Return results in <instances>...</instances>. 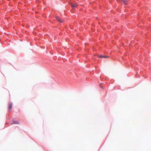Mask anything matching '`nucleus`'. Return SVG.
Instances as JSON below:
<instances>
[{"instance_id": "f257e3e1", "label": "nucleus", "mask_w": 151, "mask_h": 151, "mask_svg": "<svg viewBox=\"0 0 151 151\" xmlns=\"http://www.w3.org/2000/svg\"><path fill=\"white\" fill-rule=\"evenodd\" d=\"M70 4L73 9L76 8L78 5V4L76 3L74 4L72 3H70Z\"/></svg>"}, {"instance_id": "f03ea898", "label": "nucleus", "mask_w": 151, "mask_h": 151, "mask_svg": "<svg viewBox=\"0 0 151 151\" xmlns=\"http://www.w3.org/2000/svg\"><path fill=\"white\" fill-rule=\"evenodd\" d=\"M56 18L57 20L60 22V23H63V20L61 19H60L59 17H56Z\"/></svg>"}, {"instance_id": "7ed1b4c3", "label": "nucleus", "mask_w": 151, "mask_h": 151, "mask_svg": "<svg viewBox=\"0 0 151 151\" xmlns=\"http://www.w3.org/2000/svg\"><path fill=\"white\" fill-rule=\"evenodd\" d=\"M98 57L99 58H109L108 56H102L101 55H100L98 56Z\"/></svg>"}, {"instance_id": "20e7f679", "label": "nucleus", "mask_w": 151, "mask_h": 151, "mask_svg": "<svg viewBox=\"0 0 151 151\" xmlns=\"http://www.w3.org/2000/svg\"><path fill=\"white\" fill-rule=\"evenodd\" d=\"M122 1H123L124 4L125 5L127 4V0H121Z\"/></svg>"}, {"instance_id": "39448f33", "label": "nucleus", "mask_w": 151, "mask_h": 151, "mask_svg": "<svg viewBox=\"0 0 151 151\" xmlns=\"http://www.w3.org/2000/svg\"><path fill=\"white\" fill-rule=\"evenodd\" d=\"M12 103H11L10 104L9 107V110H10L12 109Z\"/></svg>"}, {"instance_id": "423d86ee", "label": "nucleus", "mask_w": 151, "mask_h": 151, "mask_svg": "<svg viewBox=\"0 0 151 151\" xmlns=\"http://www.w3.org/2000/svg\"><path fill=\"white\" fill-rule=\"evenodd\" d=\"M19 123V122L17 121H13V122L12 123V124H18Z\"/></svg>"}, {"instance_id": "0eeeda50", "label": "nucleus", "mask_w": 151, "mask_h": 151, "mask_svg": "<svg viewBox=\"0 0 151 151\" xmlns=\"http://www.w3.org/2000/svg\"><path fill=\"white\" fill-rule=\"evenodd\" d=\"M43 48H45V47H43Z\"/></svg>"}, {"instance_id": "6e6552de", "label": "nucleus", "mask_w": 151, "mask_h": 151, "mask_svg": "<svg viewBox=\"0 0 151 151\" xmlns=\"http://www.w3.org/2000/svg\"><path fill=\"white\" fill-rule=\"evenodd\" d=\"M43 48H45V47H43Z\"/></svg>"}]
</instances>
